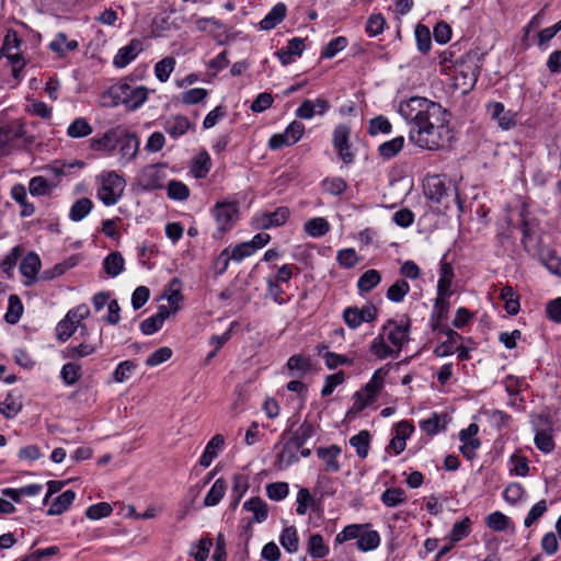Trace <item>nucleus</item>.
Wrapping results in <instances>:
<instances>
[{"instance_id": "9b49d317", "label": "nucleus", "mask_w": 561, "mask_h": 561, "mask_svg": "<svg viewBox=\"0 0 561 561\" xmlns=\"http://www.w3.org/2000/svg\"><path fill=\"white\" fill-rule=\"evenodd\" d=\"M535 445L542 453H551L554 449L552 423L546 416H539L535 423Z\"/></svg>"}, {"instance_id": "6ab92c4d", "label": "nucleus", "mask_w": 561, "mask_h": 561, "mask_svg": "<svg viewBox=\"0 0 561 561\" xmlns=\"http://www.w3.org/2000/svg\"><path fill=\"white\" fill-rule=\"evenodd\" d=\"M329 107V102L325 99H307L296 110V116L301 119H311L314 115H323Z\"/></svg>"}, {"instance_id": "8fccbe9b", "label": "nucleus", "mask_w": 561, "mask_h": 561, "mask_svg": "<svg viewBox=\"0 0 561 561\" xmlns=\"http://www.w3.org/2000/svg\"><path fill=\"white\" fill-rule=\"evenodd\" d=\"M22 409V402L13 393H8L0 403V414L7 419H13Z\"/></svg>"}, {"instance_id": "69168bd1", "label": "nucleus", "mask_w": 561, "mask_h": 561, "mask_svg": "<svg viewBox=\"0 0 561 561\" xmlns=\"http://www.w3.org/2000/svg\"><path fill=\"white\" fill-rule=\"evenodd\" d=\"M386 26V19L382 14H371L366 23V32L370 37L381 34Z\"/></svg>"}, {"instance_id": "7ed1b4c3", "label": "nucleus", "mask_w": 561, "mask_h": 561, "mask_svg": "<svg viewBox=\"0 0 561 561\" xmlns=\"http://www.w3.org/2000/svg\"><path fill=\"white\" fill-rule=\"evenodd\" d=\"M454 67L453 87L459 90L461 94L469 93L476 85L480 73L478 54H466L459 60L455 61Z\"/></svg>"}, {"instance_id": "b1692460", "label": "nucleus", "mask_w": 561, "mask_h": 561, "mask_svg": "<svg viewBox=\"0 0 561 561\" xmlns=\"http://www.w3.org/2000/svg\"><path fill=\"white\" fill-rule=\"evenodd\" d=\"M305 50L304 39L294 37L288 41L287 46L278 50L277 57L282 65L287 66L294 61L295 56H301Z\"/></svg>"}, {"instance_id": "6e6552de", "label": "nucleus", "mask_w": 561, "mask_h": 561, "mask_svg": "<svg viewBox=\"0 0 561 561\" xmlns=\"http://www.w3.org/2000/svg\"><path fill=\"white\" fill-rule=\"evenodd\" d=\"M485 107L490 119L502 130H510L517 125V113L506 108L503 103L492 101Z\"/></svg>"}, {"instance_id": "5701e85b", "label": "nucleus", "mask_w": 561, "mask_h": 561, "mask_svg": "<svg viewBox=\"0 0 561 561\" xmlns=\"http://www.w3.org/2000/svg\"><path fill=\"white\" fill-rule=\"evenodd\" d=\"M121 134V126L111 128L105 131L101 137L92 138L90 140V147L95 151H113L117 144Z\"/></svg>"}, {"instance_id": "de8ad7c7", "label": "nucleus", "mask_w": 561, "mask_h": 561, "mask_svg": "<svg viewBox=\"0 0 561 561\" xmlns=\"http://www.w3.org/2000/svg\"><path fill=\"white\" fill-rule=\"evenodd\" d=\"M381 282L380 273L377 270L366 271L357 280L359 291L368 293Z\"/></svg>"}, {"instance_id": "f03ea898", "label": "nucleus", "mask_w": 561, "mask_h": 561, "mask_svg": "<svg viewBox=\"0 0 561 561\" xmlns=\"http://www.w3.org/2000/svg\"><path fill=\"white\" fill-rule=\"evenodd\" d=\"M411 319L407 316L400 319H388L377 336L369 344V352L377 359L399 357L402 348L410 341Z\"/></svg>"}, {"instance_id": "f3484780", "label": "nucleus", "mask_w": 561, "mask_h": 561, "mask_svg": "<svg viewBox=\"0 0 561 561\" xmlns=\"http://www.w3.org/2000/svg\"><path fill=\"white\" fill-rule=\"evenodd\" d=\"M102 345L101 334L96 341H89L88 336L78 345H69L64 351V357L69 359H80L94 354Z\"/></svg>"}, {"instance_id": "9d476101", "label": "nucleus", "mask_w": 561, "mask_h": 561, "mask_svg": "<svg viewBox=\"0 0 561 561\" xmlns=\"http://www.w3.org/2000/svg\"><path fill=\"white\" fill-rule=\"evenodd\" d=\"M289 214V209L285 206L278 207L274 211L261 213L252 219V226L257 230L279 227L287 221Z\"/></svg>"}, {"instance_id": "5fc2aeb1", "label": "nucleus", "mask_w": 561, "mask_h": 561, "mask_svg": "<svg viewBox=\"0 0 561 561\" xmlns=\"http://www.w3.org/2000/svg\"><path fill=\"white\" fill-rule=\"evenodd\" d=\"M410 290L405 279L396 280L387 290V298L392 302H401Z\"/></svg>"}, {"instance_id": "49530a36", "label": "nucleus", "mask_w": 561, "mask_h": 561, "mask_svg": "<svg viewBox=\"0 0 561 561\" xmlns=\"http://www.w3.org/2000/svg\"><path fill=\"white\" fill-rule=\"evenodd\" d=\"M500 297L504 301V308L508 314L515 316L518 313L519 300L512 287L506 286L502 288Z\"/></svg>"}, {"instance_id": "bf43d9fd", "label": "nucleus", "mask_w": 561, "mask_h": 561, "mask_svg": "<svg viewBox=\"0 0 561 561\" xmlns=\"http://www.w3.org/2000/svg\"><path fill=\"white\" fill-rule=\"evenodd\" d=\"M471 531V520L469 517H465L459 522H456L451 528L449 539L451 542H458L466 538Z\"/></svg>"}, {"instance_id": "a878e982", "label": "nucleus", "mask_w": 561, "mask_h": 561, "mask_svg": "<svg viewBox=\"0 0 561 561\" xmlns=\"http://www.w3.org/2000/svg\"><path fill=\"white\" fill-rule=\"evenodd\" d=\"M454 268L450 263L445 261V257L440 261L439 279L437 283V294L439 295H451V284L454 279Z\"/></svg>"}, {"instance_id": "680f3d73", "label": "nucleus", "mask_w": 561, "mask_h": 561, "mask_svg": "<svg viewBox=\"0 0 561 561\" xmlns=\"http://www.w3.org/2000/svg\"><path fill=\"white\" fill-rule=\"evenodd\" d=\"M211 547L213 540L208 537H203L192 547L190 554L194 557L196 561H205L208 558Z\"/></svg>"}, {"instance_id": "0e129e2a", "label": "nucleus", "mask_w": 561, "mask_h": 561, "mask_svg": "<svg viewBox=\"0 0 561 561\" xmlns=\"http://www.w3.org/2000/svg\"><path fill=\"white\" fill-rule=\"evenodd\" d=\"M348 42L347 38L344 36H339L333 39H331L323 51L321 53V57L325 59L333 58L337 53L342 51L346 46Z\"/></svg>"}, {"instance_id": "4c0bfd02", "label": "nucleus", "mask_w": 561, "mask_h": 561, "mask_svg": "<svg viewBox=\"0 0 561 561\" xmlns=\"http://www.w3.org/2000/svg\"><path fill=\"white\" fill-rule=\"evenodd\" d=\"M317 433V427L312 423L305 421L300 424V426L294 432L290 439L301 448L311 437H313Z\"/></svg>"}, {"instance_id": "4d7b16f0", "label": "nucleus", "mask_w": 561, "mask_h": 561, "mask_svg": "<svg viewBox=\"0 0 561 561\" xmlns=\"http://www.w3.org/2000/svg\"><path fill=\"white\" fill-rule=\"evenodd\" d=\"M82 376L81 366L76 363H67L62 366L60 371V377L62 381L68 385L72 386L76 382L79 381V379Z\"/></svg>"}, {"instance_id": "e2e57ef3", "label": "nucleus", "mask_w": 561, "mask_h": 561, "mask_svg": "<svg viewBox=\"0 0 561 561\" xmlns=\"http://www.w3.org/2000/svg\"><path fill=\"white\" fill-rule=\"evenodd\" d=\"M168 196L174 201H185L190 196V190L183 182L172 180L168 183Z\"/></svg>"}, {"instance_id": "4468645a", "label": "nucleus", "mask_w": 561, "mask_h": 561, "mask_svg": "<svg viewBox=\"0 0 561 561\" xmlns=\"http://www.w3.org/2000/svg\"><path fill=\"white\" fill-rule=\"evenodd\" d=\"M122 103L131 111L137 110L148 99V90L145 87H130L123 84L119 87Z\"/></svg>"}, {"instance_id": "c03bdc74", "label": "nucleus", "mask_w": 561, "mask_h": 561, "mask_svg": "<svg viewBox=\"0 0 561 561\" xmlns=\"http://www.w3.org/2000/svg\"><path fill=\"white\" fill-rule=\"evenodd\" d=\"M300 448L289 438L283 446V449L278 454V461L282 466L288 467L296 461L299 457L297 453Z\"/></svg>"}, {"instance_id": "393cba45", "label": "nucleus", "mask_w": 561, "mask_h": 561, "mask_svg": "<svg viewBox=\"0 0 561 561\" xmlns=\"http://www.w3.org/2000/svg\"><path fill=\"white\" fill-rule=\"evenodd\" d=\"M225 444L224 436L220 434L215 435L206 445L203 455L199 458V465L207 468L211 465L215 458L218 457L219 451L222 449Z\"/></svg>"}, {"instance_id": "aec40b11", "label": "nucleus", "mask_w": 561, "mask_h": 561, "mask_svg": "<svg viewBox=\"0 0 561 561\" xmlns=\"http://www.w3.org/2000/svg\"><path fill=\"white\" fill-rule=\"evenodd\" d=\"M144 49L142 42L133 38L126 46L122 47L114 57L113 64L117 68H124L129 65Z\"/></svg>"}, {"instance_id": "412c9836", "label": "nucleus", "mask_w": 561, "mask_h": 561, "mask_svg": "<svg viewBox=\"0 0 561 561\" xmlns=\"http://www.w3.org/2000/svg\"><path fill=\"white\" fill-rule=\"evenodd\" d=\"M342 449L337 445H331L329 447H319L317 449V456L323 461L324 471L327 472H339L341 465L339 457L341 456Z\"/></svg>"}, {"instance_id": "3c124183", "label": "nucleus", "mask_w": 561, "mask_h": 561, "mask_svg": "<svg viewBox=\"0 0 561 561\" xmlns=\"http://www.w3.org/2000/svg\"><path fill=\"white\" fill-rule=\"evenodd\" d=\"M387 371L382 368L377 369L371 379L366 383L363 391L375 400L377 393L382 389Z\"/></svg>"}, {"instance_id": "79ce46f5", "label": "nucleus", "mask_w": 561, "mask_h": 561, "mask_svg": "<svg viewBox=\"0 0 561 561\" xmlns=\"http://www.w3.org/2000/svg\"><path fill=\"white\" fill-rule=\"evenodd\" d=\"M304 229L310 237L319 238L330 230V225L327 219L317 217L306 221Z\"/></svg>"}, {"instance_id": "1a4fd4ad", "label": "nucleus", "mask_w": 561, "mask_h": 561, "mask_svg": "<svg viewBox=\"0 0 561 561\" xmlns=\"http://www.w3.org/2000/svg\"><path fill=\"white\" fill-rule=\"evenodd\" d=\"M238 214L239 210L237 203H217L213 209V215L216 219L218 230L225 232L231 229L238 219Z\"/></svg>"}, {"instance_id": "dca6fc26", "label": "nucleus", "mask_w": 561, "mask_h": 561, "mask_svg": "<svg viewBox=\"0 0 561 561\" xmlns=\"http://www.w3.org/2000/svg\"><path fill=\"white\" fill-rule=\"evenodd\" d=\"M163 180L164 173L158 165H147L138 175V183L145 191L161 188Z\"/></svg>"}, {"instance_id": "a211bd4d", "label": "nucleus", "mask_w": 561, "mask_h": 561, "mask_svg": "<svg viewBox=\"0 0 561 561\" xmlns=\"http://www.w3.org/2000/svg\"><path fill=\"white\" fill-rule=\"evenodd\" d=\"M434 331L447 336L446 341L436 345L434 348V354L437 357H446L454 354L459 342L462 340V336L447 325H443L440 329Z\"/></svg>"}, {"instance_id": "cd10ccee", "label": "nucleus", "mask_w": 561, "mask_h": 561, "mask_svg": "<svg viewBox=\"0 0 561 561\" xmlns=\"http://www.w3.org/2000/svg\"><path fill=\"white\" fill-rule=\"evenodd\" d=\"M79 44L76 39L69 41L67 35L62 32L58 33L55 38L49 43V49L60 57H65L68 51L76 50Z\"/></svg>"}, {"instance_id": "58836bf2", "label": "nucleus", "mask_w": 561, "mask_h": 561, "mask_svg": "<svg viewBox=\"0 0 561 561\" xmlns=\"http://www.w3.org/2000/svg\"><path fill=\"white\" fill-rule=\"evenodd\" d=\"M124 257L119 252L110 253L103 261V267L106 274L116 277L124 270Z\"/></svg>"}, {"instance_id": "c9c22d12", "label": "nucleus", "mask_w": 561, "mask_h": 561, "mask_svg": "<svg viewBox=\"0 0 561 561\" xmlns=\"http://www.w3.org/2000/svg\"><path fill=\"white\" fill-rule=\"evenodd\" d=\"M380 543V536L376 530H363L358 537L356 542V547L358 550L363 552H367L370 550H375Z\"/></svg>"}, {"instance_id": "13d9d810", "label": "nucleus", "mask_w": 561, "mask_h": 561, "mask_svg": "<svg viewBox=\"0 0 561 561\" xmlns=\"http://www.w3.org/2000/svg\"><path fill=\"white\" fill-rule=\"evenodd\" d=\"M56 184L50 185L44 176L37 175L30 180L28 190L34 196L48 195Z\"/></svg>"}, {"instance_id": "72a5a7b5", "label": "nucleus", "mask_w": 561, "mask_h": 561, "mask_svg": "<svg viewBox=\"0 0 561 561\" xmlns=\"http://www.w3.org/2000/svg\"><path fill=\"white\" fill-rule=\"evenodd\" d=\"M404 141L405 139L403 136H398L391 140L382 142L378 147L379 156L385 160L392 159L402 150Z\"/></svg>"}, {"instance_id": "f257e3e1", "label": "nucleus", "mask_w": 561, "mask_h": 561, "mask_svg": "<svg viewBox=\"0 0 561 561\" xmlns=\"http://www.w3.org/2000/svg\"><path fill=\"white\" fill-rule=\"evenodd\" d=\"M398 112L409 126V140L423 150L440 149L449 133V113L438 102L411 96L399 103Z\"/></svg>"}, {"instance_id": "c85d7f7f", "label": "nucleus", "mask_w": 561, "mask_h": 561, "mask_svg": "<svg viewBox=\"0 0 561 561\" xmlns=\"http://www.w3.org/2000/svg\"><path fill=\"white\" fill-rule=\"evenodd\" d=\"M41 267L39 256L35 252H30L21 262L20 271L23 276L30 279L26 284H31L36 279Z\"/></svg>"}, {"instance_id": "0eeeda50", "label": "nucleus", "mask_w": 561, "mask_h": 561, "mask_svg": "<svg viewBox=\"0 0 561 561\" xmlns=\"http://www.w3.org/2000/svg\"><path fill=\"white\" fill-rule=\"evenodd\" d=\"M21 41L15 31H9L4 37L1 54L8 58L12 66V75L18 78L20 71L24 68V61L20 55Z\"/></svg>"}, {"instance_id": "6e6d98bb", "label": "nucleus", "mask_w": 561, "mask_h": 561, "mask_svg": "<svg viewBox=\"0 0 561 561\" xmlns=\"http://www.w3.org/2000/svg\"><path fill=\"white\" fill-rule=\"evenodd\" d=\"M92 126L83 117L76 118L67 129V135L71 138H81L92 133Z\"/></svg>"}, {"instance_id": "a19ab883", "label": "nucleus", "mask_w": 561, "mask_h": 561, "mask_svg": "<svg viewBox=\"0 0 561 561\" xmlns=\"http://www.w3.org/2000/svg\"><path fill=\"white\" fill-rule=\"evenodd\" d=\"M23 313V305L18 295H10L8 300V310L4 314V320L9 324H15L20 321Z\"/></svg>"}, {"instance_id": "4be33fe9", "label": "nucleus", "mask_w": 561, "mask_h": 561, "mask_svg": "<svg viewBox=\"0 0 561 561\" xmlns=\"http://www.w3.org/2000/svg\"><path fill=\"white\" fill-rule=\"evenodd\" d=\"M451 295H439L435 299L434 308L431 314V327L434 330L440 329L443 325H447L445 321L448 318L449 301L448 298Z\"/></svg>"}, {"instance_id": "09e8293b", "label": "nucleus", "mask_w": 561, "mask_h": 561, "mask_svg": "<svg viewBox=\"0 0 561 561\" xmlns=\"http://www.w3.org/2000/svg\"><path fill=\"white\" fill-rule=\"evenodd\" d=\"M381 502L387 507H396L407 502L404 490L401 488H390L381 494Z\"/></svg>"}, {"instance_id": "473e14b6", "label": "nucleus", "mask_w": 561, "mask_h": 561, "mask_svg": "<svg viewBox=\"0 0 561 561\" xmlns=\"http://www.w3.org/2000/svg\"><path fill=\"white\" fill-rule=\"evenodd\" d=\"M243 508L253 513V520L256 523H263L268 516L267 504L261 497L245 501Z\"/></svg>"}, {"instance_id": "ea45409f", "label": "nucleus", "mask_w": 561, "mask_h": 561, "mask_svg": "<svg viewBox=\"0 0 561 561\" xmlns=\"http://www.w3.org/2000/svg\"><path fill=\"white\" fill-rule=\"evenodd\" d=\"M227 490L226 481L222 478L217 479L211 485L210 490L207 492L204 499L205 506H215L217 505L224 497Z\"/></svg>"}, {"instance_id": "c756f323", "label": "nucleus", "mask_w": 561, "mask_h": 561, "mask_svg": "<svg viewBox=\"0 0 561 561\" xmlns=\"http://www.w3.org/2000/svg\"><path fill=\"white\" fill-rule=\"evenodd\" d=\"M306 545L308 554L313 559H323L330 552L329 546L324 543L320 534L310 535Z\"/></svg>"}, {"instance_id": "e433bc0d", "label": "nucleus", "mask_w": 561, "mask_h": 561, "mask_svg": "<svg viewBox=\"0 0 561 561\" xmlns=\"http://www.w3.org/2000/svg\"><path fill=\"white\" fill-rule=\"evenodd\" d=\"M279 542L288 553L297 552L299 548L297 529L294 526L284 528L279 536Z\"/></svg>"}, {"instance_id": "2eb2a0df", "label": "nucleus", "mask_w": 561, "mask_h": 561, "mask_svg": "<svg viewBox=\"0 0 561 561\" xmlns=\"http://www.w3.org/2000/svg\"><path fill=\"white\" fill-rule=\"evenodd\" d=\"M164 131L173 139L184 136L188 130H194L195 125L184 115H171L162 123Z\"/></svg>"}, {"instance_id": "20e7f679", "label": "nucleus", "mask_w": 561, "mask_h": 561, "mask_svg": "<svg viewBox=\"0 0 561 561\" xmlns=\"http://www.w3.org/2000/svg\"><path fill=\"white\" fill-rule=\"evenodd\" d=\"M424 194L434 204L449 208L450 204L458 202L455 185L445 175H430L424 181Z\"/></svg>"}, {"instance_id": "ddd939ff", "label": "nucleus", "mask_w": 561, "mask_h": 561, "mask_svg": "<svg viewBox=\"0 0 561 561\" xmlns=\"http://www.w3.org/2000/svg\"><path fill=\"white\" fill-rule=\"evenodd\" d=\"M117 146H119V153L122 158L127 162H130L137 157L139 152L140 139L137 134L128 131L121 126V134L118 137Z\"/></svg>"}, {"instance_id": "39448f33", "label": "nucleus", "mask_w": 561, "mask_h": 561, "mask_svg": "<svg viewBox=\"0 0 561 561\" xmlns=\"http://www.w3.org/2000/svg\"><path fill=\"white\" fill-rule=\"evenodd\" d=\"M96 196L105 206L115 205L122 197L126 182L115 171H104L96 176Z\"/></svg>"}, {"instance_id": "bb28decb", "label": "nucleus", "mask_w": 561, "mask_h": 561, "mask_svg": "<svg viewBox=\"0 0 561 561\" xmlns=\"http://www.w3.org/2000/svg\"><path fill=\"white\" fill-rule=\"evenodd\" d=\"M11 197L21 206V217H31L35 213V206L27 201L25 186L16 184L11 188Z\"/></svg>"}, {"instance_id": "a18cd8bd", "label": "nucleus", "mask_w": 561, "mask_h": 561, "mask_svg": "<svg viewBox=\"0 0 561 561\" xmlns=\"http://www.w3.org/2000/svg\"><path fill=\"white\" fill-rule=\"evenodd\" d=\"M210 167V157L206 151H203L194 158L192 172L194 173L195 178L203 179L208 174Z\"/></svg>"}, {"instance_id": "f704fd0d", "label": "nucleus", "mask_w": 561, "mask_h": 561, "mask_svg": "<svg viewBox=\"0 0 561 561\" xmlns=\"http://www.w3.org/2000/svg\"><path fill=\"white\" fill-rule=\"evenodd\" d=\"M350 444L355 448L359 458L364 459L368 456L370 447V434L368 431H360L358 434L350 438Z\"/></svg>"}, {"instance_id": "423d86ee", "label": "nucleus", "mask_w": 561, "mask_h": 561, "mask_svg": "<svg viewBox=\"0 0 561 561\" xmlns=\"http://www.w3.org/2000/svg\"><path fill=\"white\" fill-rule=\"evenodd\" d=\"M89 314L90 309L87 305H79L70 309L66 317L59 321L56 327L57 339L61 342H66L72 336L78 328H81V335H88L87 328L84 324H81V321L88 318Z\"/></svg>"}, {"instance_id": "37998d69", "label": "nucleus", "mask_w": 561, "mask_h": 561, "mask_svg": "<svg viewBox=\"0 0 561 561\" xmlns=\"http://www.w3.org/2000/svg\"><path fill=\"white\" fill-rule=\"evenodd\" d=\"M181 289H182V282H181V279L175 277V278L171 279V282L168 284V287L165 288V291H164V294L168 297V301H169L171 308L173 309V313H175L180 309L179 304L182 299Z\"/></svg>"}, {"instance_id": "774afa93", "label": "nucleus", "mask_w": 561, "mask_h": 561, "mask_svg": "<svg viewBox=\"0 0 561 561\" xmlns=\"http://www.w3.org/2000/svg\"><path fill=\"white\" fill-rule=\"evenodd\" d=\"M289 493L287 482H274L266 485V494L272 501H282Z\"/></svg>"}, {"instance_id": "2f4dec72", "label": "nucleus", "mask_w": 561, "mask_h": 561, "mask_svg": "<svg viewBox=\"0 0 561 561\" xmlns=\"http://www.w3.org/2000/svg\"><path fill=\"white\" fill-rule=\"evenodd\" d=\"M285 15L286 5L284 3H277L260 22V27L266 31L272 30L284 20Z\"/></svg>"}, {"instance_id": "052dcab7", "label": "nucleus", "mask_w": 561, "mask_h": 561, "mask_svg": "<svg viewBox=\"0 0 561 561\" xmlns=\"http://www.w3.org/2000/svg\"><path fill=\"white\" fill-rule=\"evenodd\" d=\"M367 525H358V524H352V525H347L343 528L342 531H340L335 538H334V543L335 545H342L344 543L345 541H348V540H353V539H357L358 540V537L360 535V531L362 529H364V527H366Z\"/></svg>"}, {"instance_id": "603ef678", "label": "nucleus", "mask_w": 561, "mask_h": 561, "mask_svg": "<svg viewBox=\"0 0 561 561\" xmlns=\"http://www.w3.org/2000/svg\"><path fill=\"white\" fill-rule=\"evenodd\" d=\"M175 58L168 56L158 61L154 66V75L160 82H165L175 67Z\"/></svg>"}, {"instance_id": "864d4df0", "label": "nucleus", "mask_w": 561, "mask_h": 561, "mask_svg": "<svg viewBox=\"0 0 561 561\" xmlns=\"http://www.w3.org/2000/svg\"><path fill=\"white\" fill-rule=\"evenodd\" d=\"M92 207L91 199L82 197L71 206L69 217L72 221H80L91 211Z\"/></svg>"}, {"instance_id": "f8f14e48", "label": "nucleus", "mask_w": 561, "mask_h": 561, "mask_svg": "<svg viewBox=\"0 0 561 561\" xmlns=\"http://www.w3.org/2000/svg\"><path fill=\"white\" fill-rule=\"evenodd\" d=\"M351 130L346 125H339L333 131V147L345 164L354 161V153L350 145Z\"/></svg>"}, {"instance_id": "338daca9", "label": "nucleus", "mask_w": 561, "mask_h": 561, "mask_svg": "<svg viewBox=\"0 0 561 561\" xmlns=\"http://www.w3.org/2000/svg\"><path fill=\"white\" fill-rule=\"evenodd\" d=\"M444 426L445 424H442V416L437 413H432L430 417L420 422L421 430L428 435L437 434Z\"/></svg>"}, {"instance_id": "7c9ffc66", "label": "nucleus", "mask_w": 561, "mask_h": 561, "mask_svg": "<svg viewBox=\"0 0 561 561\" xmlns=\"http://www.w3.org/2000/svg\"><path fill=\"white\" fill-rule=\"evenodd\" d=\"M76 499V493L72 490H67L56 499H54L49 510L47 511L48 516L61 515L66 512Z\"/></svg>"}]
</instances>
